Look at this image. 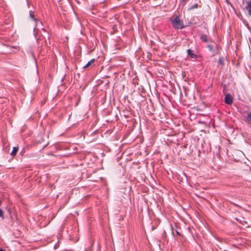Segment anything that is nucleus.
Instances as JSON below:
<instances>
[{"label": "nucleus", "mask_w": 251, "mask_h": 251, "mask_svg": "<svg viewBox=\"0 0 251 251\" xmlns=\"http://www.w3.org/2000/svg\"><path fill=\"white\" fill-rule=\"evenodd\" d=\"M0 217H1L3 219L4 218L3 212L1 209H0Z\"/></svg>", "instance_id": "12"}, {"label": "nucleus", "mask_w": 251, "mask_h": 251, "mask_svg": "<svg viewBox=\"0 0 251 251\" xmlns=\"http://www.w3.org/2000/svg\"><path fill=\"white\" fill-rule=\"evenodd\" d=\"M219 63L221 65H223V59L222 58H219Z\"/></svg>", "instance_id": "13"}, {"label": "nucleus", "mask_w": 251, "mask_h": 251, "mask_svg": "<svg viewBox=\"0 0 251 251\" xmlns=\"http://www.w3.org/2000/svg\"><path fill=\"white\" fill-rule=\"evenodd\" d=\"M94 59H91L90 61H89L84 67L83 68H86L88 67H89L92 63H93L94 62Z\"/></svg>", "instance_id": "6"}, {"label": "nucleus", "mask_w": 251, "mask_h": 251, "mask_svg": "<svg viewBox=\"0 0 251 251\" xmlns=\"http://www.w3.org/2000/svg\"><path fill=\"white\" fill-rule=\"evenodd\" d=\"M198 7V4L197 3H195L191 5L189 8V10H192L194 9L197 8Z\"/></svg>", "instance_id": "8"}, {"label": "nucleus", "mask_w": 251, "mask_h": 251, "mask_svg": "<svg viewBox=\"0 0 251 251\" xmlns=\"http://www.w3.org/2000/svg\"><path fill=\"white\" fill-rule=\"evenodd\" d=\"M201 40L204 42H208V40L207 39V37L206 35L202 34L201 36Z\"/></svg>", "instance_id": "5"}, {"label": "nucleus", "mask_w": 251, "mask_h": 251, "mask_svg": "<svg viewBox=\"0 0 251 251\" xmlns=\"http://www.w3.org/2000/svg\"><path fill=\"white\" fill-rule=\"evenodd\" d=\"M187 53H188V55L190 56L191 58H195L196 57V55L193 52V51L191 50L190 49H188L187 50Z\"/></svg>", "instance_id": "4"}, {"label": "nucleus", "mask_w": 251, "mask_h": 251, "mask_svg": "<svg viewBox=\"0 0 251 251\" xmlns=\"http://www.w3.org/2000/svg\"><path fill=\"white\" fill-rule=\"evenodd\" d=\"M207 47L208 48V50L212 51L213 50V48L214 47V45L212 44H208L207 45Z\"/></svg>", "instance_id": "10"}, {"label": "nucleus", "mask_w": 251, "mask_h": 251, "mask_svg": "<svg viewBox=\"0 0 251 251\" xmlns=\"http://www.w3.org/2000/svg\"><path fill=\"white\" fill-rule=\"evenodd\" d=\"M11 154L13 156H14L16 155V147H14L13 148V150L11 153Z\"/></svg>", "instance_id": "11"}, {"label": "nucleus", "mask_w": 251, "mask_h": 251, "mask_svg": "<svg viewBox=\"0 0 251 251\" xmlns=\"http://www.w3.org/2000/svg\"><path fill=\"white\" fill-rule=\"evenodd\" d=\"M246 120L247 122L251 123V113L247 114L246 117Z\"/></svg>", "instance_id": "7"}, {"label": "nucleus", "mask_w": 251, "mask_h": 251, "mask_svg": "<svg viewBox=\"0 0 251 251\" xmlns=\"http://www.w3.org/2000/svg\"><path fill=\"white\" fill-rule=\"evenodd\" d=\"M225 101L227 104H231L233 102V99L230 94H226L225 96Z\"/></svg>", "instance_id": "2"}, {"label": "nucleus", "mask_w": 251, "mask_h": 251, "mask_svg": "<svg viewBox=\"0 0 251 251\" xmlns=\"http://www.w3.org/2000/svg\"><path fill=\"white\" fill-rule=\"evenodd\" d=\"M0 251H6L4 249L0 248Z\"/></svg>", "instance_id": "15"}, {"label": "nucleus", "mask_w": 251, "mask_h": 251, "mask_svg": "<svg viewBox=\"0 0 251 251\" xmlns=\"http://www.w3.org/2000/svg\"><path fill=\"white\" fill-rule=\"evenodd\" d=\"M29 16L34 21H36V19L34 17V15L32 11H30L29 12Z\"/></svg>", "instance_id": "9"}, {"label": "nucleus", "mask_w": 251, "mask_h": 251, "mask_svg": "<svg viewBox=\"0 0 251 251\" xmlns=\"http://www.w3.org/2000/svg\"><path fill=\"white\" fill-rule=\"evenodd\" d=\"M245 9L247 10L249 15L251 16V1H247Z\"/></svg>", "instance_id": "3"}, {"label": "nucleus", "mask_w": 251, "mask_h": 251, "mask_svg": "<svg viewBox=\"0 0 251 251\" xmlns=\"http://www.w3.org/2000/svg\"><path fill=\"white\" fill-rule=\"evenodd\" d=\"M172 24L175 29H181L184 27L183 21L180 19L178 16L176 17L172 21Z\"/></svg>", "instance_id": "1"}, {"label": "nucleus", "mask_w": 251, "mask_h": 251, "mask_svg": "<svg viewBox=\"0 0 251 251\" xmlns=\"http://www.w3.org/2000/svg\"><path fill=\"white\" fill-rule=\"evenodd\" d=\"M188 0H181V2L183 3V5H185Z\"/></svg>", "instance_id": "14"}]
</instances>
